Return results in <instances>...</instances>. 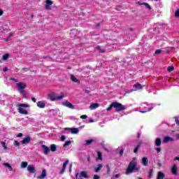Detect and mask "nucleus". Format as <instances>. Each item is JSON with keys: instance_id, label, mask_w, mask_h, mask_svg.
<instances>
[{"instance_id": "nucleus-1", "label": "nucleus", "mask_w": 179, "mask_h": 179, "mask_svg": "<svg viewBox=\"0 0 179 179\" xmlns=\"http://www.w3.org/2000/svg\"><path fill=\"white\" fill-rule=\"evenodd\" d=\"M17 111L18 113H20V114H24V115H27V114H29V112L27 111V110H26V108H29L30 107V106H29L28 104L17 103Z\"/></svg>"}, {"instance_id": "nucleus-2", "label": "nucleus", "mask_w": 179, "mask_h": 179, "mask_svg": "<svg viewBox=\"0 0 179 179\" xmlns=\"http://www.w3.org/2000/svg\"><path fill=\"white\" fill-rule=\"evenodd\" d=\"M138 171V168L136 167V161H135L134 159L129 163V166L126 171V174H131V173H134V171Z\"/></svg>"}, {"instance_id": "nucleus-3", "label": "nucleus", "mask_w": 179, "mask_h": 179, "mask_svg": "<svg viewBox=\"0 0 179 179\" xmlns=\"http://www.w3.org/2000/svg\"><path fill=\"white\" fill-rule=\"evenodd\" d=\"M48 97H49L51 101H56L57 100H62L65 97V95H64V92H62V95L60 96H57V93L55 92H50L48 94Z\"/></svg>"}, {"instance_id": "nucleus-4", "label": "nucleus", "mask_w": 179, "mask_h": 179, "mask_svg": "<svg viewBox=\"0 0 179 179\" xmlns=\"http://www.w3.org/2000/svg\"><path fill=\"white\" fill-rule=\"evenodd\" d=\"M26 83H17V88L18 92L23 94V96H26V92H24V89H26Z\"/></svg>"}, {"instance_id": "nucleus-5", "label": "nucleus", "mask_w": 179, "mask_h": 179, "mask_svg": "<svg viewBox=\"0 0 179 179\" xmlns=\"http://www.w3.org/2000/svg\"><path fill=\"white\" fill-rule=\"evenodd\" d=\"M113 108L115 109L117 113H120V111H122L125 110V106L120 103L118 102H113Z\"/></svg>"}, {"instance_id": "nucleus-6", "label": "nucleus", "mask_w": 179, "mask_h": 179, "mask_svg": "<svg viewBox=\"0 0 179 179\" xmlns=\"http://www.w3.org/2000/svg\"><path fill=\"white\" fill-rule=\"evenodd\" d=\"M145 104H146V103H143V106L144 107V108H145V110H139L140 113H148V111H152V110H153V108L156 107V105H155L153 103L147 104V107L145 106Z\"/></svg>"}, {"instance_id": "nucleus-7", "label": "nucleus", "mask_w": 179, "mask_h": 179, "mask_svg": "<svg viewBox=\"0 0 179 179\" xmlns=\"http://www.w3.org/2000/svg\"><path fill=\"white\" fill-rule=\"evenodd\" d=\"M133 87L134 88V90L131 91H127L126 92V93L129 94L132 92H137V90H141V89L143 87V85L137 83L133 85Z\"/></svg>"}, {"instance_id": "nucleus-8", "label": "nucleus", "mask_w": 179, "mask_h": 179, "mask_svg": "<svg viewBox=\"0 0 179 179\" xmlns=\"http://www.w3.org/2000/svg\"><path fill=\"white\" fill-rule=\"evenodd\" d=\"M30 141H31V137L27 136L22 141H21V143L22 145H27L30 143Z\"/></svg>"}, {"instance_id": "nucleus-9", "label": "nucleus", "mask_w": 179, "mask_h": 179, "mask_svg": "<svg viewBox=\"0 0 179 179\" xmlns=\"http://www.w3.org/2000/svg\"><path fill=\"white\" fill-rule=\"evenodd\" d=\"M171 173L173 176H177L178 174V167L177 165H173L171 168Z\"/></svg>"}, {"instance_id": "nucleus-10", "label": "nucleus", "mask_w": 179, "mask_h": 179, "mask_svg": "<svg viewBox=\"0 0 179 179\" xmlns=\"http://www.w3.org/2000/svg\"><path fill=\"white\" fill-rule=\"evenodd\" d=\"M62 105L64 106V107H68V108H71V109L75 108V106H73L72 103H71V102L68 101L62 102Z\"/></svg>"}, {"instance_id": "nucleus-11", "label": "nucleus", "mask_w": 179, "mask_h": 179, "mask_svg": "<svg viewBox=\"0 0 179 179\" xmlns=\"http://www.w3.org/2000/svg\"><path fill=\"white\" fill-rule=\"evenodd\" d=\"M27 171L30 173V174H34L36 172V168L33 165H29L27 168Z\"/></svg>"}, {"instance_id": "nucleus-12", "label": "nucleus", "mask_w": 179, "mask_h": 179, "mask_svg": "<svg viewBox=\"0 0 179 179\" xmlns=\"http://www.w3.org/2000/svg\"><path fill=\"white\" fill-rule=\"evenodd\" d=\"M3 166L8 169V171H15V169L13 167H12V165L9 163H3Z\"/></svg>"}, {"instance_id": "nucleus-13", "label": "nucleus", "mask_w": 179, "mask_h": 179, "mask_svg": "<svg viewBox=\"0 0 179 179\" xmlns=\"http://www.w3.org/2000/svg\"><path fill=\"white\" fill-rule=\"evenodd\" d=\"M66 131H70L71 134H79V129L78 128H66Z\"/></svg>"}, {"instance_id": "nucleus-14", "label": "nucleus", "mask_w": 179, "mask_h": 179, "mask_svg": "<svg viewBox=\"0 0 179 179\" xmlns=\"http://www.w3.org/2000/svg\"><path fill=\"white\" fill-rule=\"evenodd\" d=\"M149 163V159H148V157H144L141 159V164H143V166H148Z\"/></svg>"}, {"instance_id": "nucleus-15", "label": "nucleus", "mask_w": 179, "mask_h": 179, "mask_svg": "<svg viewBox=\"0 0 179 179\" xmlns=\"http://www.w3.org/2000/svg\"><path fill=\"white\" fill-rule=\"evenodd\" d=\"M69 163V159H66L64 163H63V168L60 171V174H63L64 171H65L66 169V165Z\"/></svg>"}, {"instance_id": "nucleus-16", "label": "nucleus", "mask_w": 179, "mask_h": 179, "mask_svg": "<svg viewBox=\"0 0 179 179\" xmlns=\"http://www.w3.org/2000/svg\"><path fill=\"white\" fill-rule=\"evenodd\" d=\"M42 149H43L44 155H48L50 153V148L45 145H42Z\"/></svg>"}, {"instance_id": "nucleus-17", "label": "nucleus", "mask_w": 179, "mask_h": 179, "mask_svg": "<svg viewBox=\"0 0 179 179\" xmlns=\"http://www.w3.org/2000/svg\"><path fill=\"white\" fill-rule=\"evenodd\" d=\"M51 5H52V1H46V4L45 5V8L47 10H50L51 9Z\"/></svg>"}, {"instance_id": "nucleus-18", "label": "nucleus", "mask_w": 179, "mask_h": 179, "mask_svg": "<svg viewBox=\"0 0 179 179\" xmlns=\"http://www.w3.org/2000/svg\"><path fill=\"white\" fill-rule=\"evenodd\" d=\"M45 177H47V172H46L45 169H43L41 175L38 176L37 178L38 179H44Z\"/></svg>"}, {"instance_id": "nucleus-19", "label": "nucleus", "mask_w": 179, "mask_h": 179, "mask_svg": "<svg viewBox=\"0 0 179 179\" xmlns=\"http://www.w3.org/2000/svg\"><path fill=\"white\" fill-rule=\"evenodd\" d=\"M37 106L39 108H45V103H44L43 101H38L37 103Z\"/></svg>"}, {"instance_id": "nucleus-20", "label": "nucleus", "mask_w": 179, "mask_h": 179, "mask_svg": "<svg viewBox=\"0 0 179 179\" xmlns=\"http://www.w3.org/2000/svg\"><path fill=\"white\" fill-rule=\"evenodd\" d=\"M99 103H92L90 106V110H96V108H99Z\"/></svg>"}, {"instance_id": "nucleus-21", "label": "nucleus", "mask_w": 179, "mask_h": 179, "mask_svg": "<svg viewBox=\"0 0 179 179\" xmlns=\"http://www.w3.org/2000/svg\"><path fill=\"white\" fill-rule=\"evenodd\" d=\"M101 169H103V164H98L97 167L94 168L95 173H99V171H101Z\"/></svg>"}, {"instance_id": "nucleus-22", "label": "nucleus", "mask_w": 179, "mask_h": 179, "mask_svg": "<svg viewBox=\"0 0 179 179\" xmlns=\"http://www.w3.org/2000/svg\"><path fill=\"white\" fill-rule=\"evenodd\" d=\"M80 177H83V178H89V176H87V172L83 171L80 172Z\"/></svg>"}, {"instance_id": "nucleus-23", "label": "nucleus", "mask_w": 179, "mask_h": 179, "mask_svg": "<svg viewBox=\"0 0 179 179\" xmlns=\"http://www.w3.org/2000/svg\"><path fill=\"white\" fill-rule=\"evenodd\" d=\"M163 178H164V173L162 171H159L157 179H163Z\"/></svg>"}, {"instance_id": "nucleus-24", "label": "nucleus", "mask_w": 179, "mask_h": 179, "mask_svg": "<svg viewBox=\"0 0 179 179\" xmlns=\"http://www.w3.org/2000/svg\"><path fill=\"white\" fill-rule=\"evenodd\" d=\"M173 141V138H171V137L165 136V137L164 138V143H167V142H170V141Z\"/></svg>"}, {"instance_id": "nucleus-25", "label": "nucleus", "mask_w": 179, "mask_h": 179, "mask_svg": "<svg viewBox=\"0 0 179 179\" xmlns=\"http://www.w3.org/2000/svg\"><path fill=\"white\" fill-rule=\"evenodd\" d=\"M142 145V141H141L138 145L137 146L134 148V153H137L138 152V150H139V148H141V146Z\"/></svg>"}, {"instance_id": "nucleus-26", "label": "nucleus", "mask_w": 179, "mask_h": 179, "mask_svg": "<svg viewBox=\"0 0 179 179\" xmlns=\"http://www.w3.org/2000/svg\"><path fill=\"white\" fill-rule=\"evenodd\" d=\"M71 79L73 82H74L75 83H79V80H78V78H76V77H75V76L71 75Z\"/></svg>"}, {"instance_id": "nucleus-27", "label": "nucleus", "mask_w": 179, "mask_h": 179, "mask_svg": "<svg viewBox=\"0 0 179 179\" xmlns=\"http://www.w3.org/2000/svg\"><path fill=\"white\" fill-rule=\"evenodd\" d=\"M50 150H51V152H57V145L52 144L50 145Z\"/></svg>"}, {"instance_id": "nucleus-28", "label": "nucleus", "mask_w": 179, "mask_h": 179, "mask_svg": "<svg viewBox=\"0 0 179 179\" xmlns=\"http://www.w3.org/2000/svg\"><path fill=\"white\" fill-rule=\"evenodd\" d=\"M155 145L156 146H160V145H162V140L159 138L155 140Z\"/></svg>"}, {"instance_id": "nucleus-29", "label": "nucleus", "mask_w": 179, "mask_h": 179, "mask_svg": "<svg viewBox=\"0 0 179 179\" xmlns=\"http://www.w3.org/2000/svg\"><path fill=\"white\" fill-rule=\"evenodd\" d=\"M138 5H144V6H145V8H148V9H150V6H149L147 3H141V1H138Z\"/></svg>"}, {"instance_id": "nucleus-30", "label": "nucleus", "mask_w": 179, "mask_h": 179, "mask_svg": "<svg viewBox=\"0 0 179 179\" xmlns=\"http://www.w3.org/2000/svg\"><path fill=\"white\" fill-rule=\"evenodd\" d=\"M28 164H29L27 163V162H21V169H26V167H27Z\"/></svg>"}, {"instance_id": "nucleus-31", "label": "nucleus", "mask_w": 179, "mask_h": 179, "mask_svg": "<svg viewBox=\"0 0 179 179\" xmlns=\"http://www.w3.org/2000/svg\"><path fill=\"white\" fill-rule=\"evenodd\" d=\"M97 155H98V160H103V155L100 151H97Z\"/></svg>"}, {"instance_id": "nucleus-32", "label": "nucleus", "mask_w": 179, "mask_h": 179, "mask_svg": "<svg viewBox=\"0 0 179 179\" xmlns=\"http://www.w3.org/2000/svg\"><path fill=\"white\" fill-rule=\"evenodd\" d=\"M2 148H3L4 150H8L9 148L6 146V143L3 141H1Z\"/></svg>"}, {"instance_id": "nucleus-33", "label": "nucleus", "mask_w": 179, "mask_h": 179, "mask_svg": "<svg viewBox=\"0 0 179 179\" xmlns=\"http://www.w3.org/2000/svg\"><path fill=\"white\" fill-rule=\"evenodd\" d=\"M71 143H72L71 141H67L65 142V143L64 144V148H68V146H69V145H71Z\"/></svg>"}, {"instance_id": "nucleus-34", "label": "nucleus", "mask_w": 179, "mask_h": 179, "mask_svg": "<svg viewBox=\"0 0 179 179\" xmlns=\"http://www.w3.org/2000/svg\"><path fill=\"white\" fill-rule=\"evenodd\" d=\"M120 177H121V174L117 173V174H115V175H113V176H112V179L120 178Z\"/></svg>"}, {"instance_id": "nucleus-35", "label": "nucleus", "mask_w": 179, "mask_h": 179, "mask_svg": "<svg viewBox=\"0 0 179 179\" xmlns=\"http://www.w3.org/2000/svg\"><path fill=\"white\" fill-rule=\"evenodd\" d=\"M13 37V34H10L9 36L7 38H5L4 40L6 41H9L10 40V38Z\"/></svg>"}, {"instance_id": "nucleus-36", "label": "nucleus", "mask_w": 179, "mask_h": 179, "mask_svg": "<svg viewBox=\"0 0 179 179\" xmlns=\"http://www.w3.org/2000/svg\"><path fill=\"white\" fill-rule=\"evenodd\" d=\"M8 58H9V54H5L3 56L2 59H3V61H6V59H8Z\"/></svg>"}, {"instance_id": "nucleus-37", "label": "nucleus", "mask_w": 179, "mask_h": 179, "mask_svg": "<svg viewBox=\"0 0 179 179\" xmlns=\"http://www.w3.org/2000/svg\"><path fill=\"white\" fill-rule=\"evenodd\" d=\"M91 143H93V140H87L85 141V145H91Z\"/></svg>"}, {"instance_id": "nucleus-38", "label": "nucleus", "mask_w": 179, "mask_h": 179, "mask_svg": "<svg viewBox=\"0 0 179 179\" xmlns=\"http://www.w3.org/2000/svg\"><path fill=\"white\" fill-rule=\"evenodd\" d=\"M171 71H174V67L173 66L168 67V72H171Z\"/></svg>"}, {"instance_id": "nucleus-39", "label": "nucleus", "mask_w": 179, "mask_h": 179, "mask_svg": "<svg viewBox=\"0 0 179 179\" xmlns=\"http://www.w3.org/2000/svg\"><path fill=\"white\" fill-rule=\"evenodd\" d=\"M114 107L113 103L110 105V106L106 109V111H111V109Z\"/></svg>"}, {"instance_id": "nucleus-40", "label": "nucleus", "mask_w": 179, "mask_h": 179, "mask_svg": "<svg viewBox=\"0 0 179 179\" xmlns=\"http://www.w3.org/2000/svg\"><path fill=\"white\" fill-rule=\"evenodd\" d=\"M96 50H98L100 52H104V50H101V47L97 46Z\"/></svg>"}, {"instance_id": "nucleus-41", "label": "nucleus", "mask_w": 179, "mask_h": 179, "mask_svg": "<svg viewBox=\"0 0 179 179\" xmlns=\"http://www.w3.org/2000/svg\"><path fill=\"white\" fill-rule=\"evenodd\" d=\"M13 144L17 148L20 145V143H19L17 141H14Z\"/></svg>"}, {"instance_id": "nucleus-42", "label": "nucleus", "mask_w": 179, "mask_h": 179, "mask_svg": "<svg viewBox=\"0 0 179 179\" xmlns=\"http://www.w3.org/2000/svg\"><path fill=\"white\" fill-rule=\"evenodd\" d=\"M175 16H176V17H179V9H178V10L175 12Z\"/></svg>"}, {"instance_id": "nucleus-43", "label": "nucleus", "mask_w": 179, "mask_h": 179, "mask_svg": "<svg viewBox=\"0 0 179 179\" xmlns=\"http://www.w3.org/2000/svg\"><path fill=\"white\" fill-rule=\"evenodd\" d=\"M162 52V50L158 49L155 51V54L156 55H159V54H160Z\"/></svg>"}, {"instance_id": "nucleus-44", "label": "nucleus", "mask_w": 179, "mask_h": 179, "mask_svg": "<svg viewBox=\"0 0 179 179\" xmlns=\"http://www.w3.org/2000/svg\"><path fill=\"white\" fill-rule=\"evenodd\" d=\"M76 179H83V178H82V176H80V175L79 176V173H77L76 174Z\"/></svg>"}, {"instance_id": "nucleus-45", "label": "nucleus", "mask_w": 179, "mask_h": 179, "mask_svg": "<svg viewBox=\"0 0 179 179\" xmlns=\"http://www.w3.org/2000/svg\"><path fill=\"white\" fill-rule=\"evenodd\" d=\"M81 120H86L87 118V115H83L80 116Z\"/></svg>"}, {"instance_id": "nucleus-46", "label": "nucleus", "mask_w": 179, "mask_h": 179, "mask_svg": "<svg viewBox=\"0 0 179 179\" xmlns=\"http://www.w3.org/2000/svg\"><path fill=\"white\" fill-rule=\"evenodd\" d=\"M155 150H157V153H160L162 152V148H155Z\"/></svg>"}, {"instance_id": "nucleus-47", "label": "nucleus", "mask_w": 179, "mask_h": 179, "mask_svg": "<svg viewBox=\"0 0 179 179\" xmlns=\"http://www.w3.org/2000/svg\"><path fill=\"white\" fill-rule=\"evenodd\" d=\"M23 136V134L22 133H19L17 135V138H22Z\"/></svg>"}, {"instance_id": "nucleus-48", "label": "nucleus", "mask_w": 179, "mask_h": 179, "mask_svg": "<svg viewBox=\"0 0 179 179\" xmlns=\"http://www.w3.org/2000/svg\"><path fill=\"white\" fill-rule=\"evenodd\" d=\"M65 139H66V137L65 136H61V141H65Z\"/></svg>"}, {"instance_id": "nucleus-49", "label": "nucleus", "mask_w": 179, "mask_h": 179, "mask_svg": "<svg viewBox=\"0 0 179 179\" xmlns=\"http://www.w3.org/2000/svg\"><path fill=\"white\" fill-rule=\"evenodd\" d=\"M69 171V173H72V164H70Z\"/></svg>"}, {"instance_id": "nucleus-50", "label": "nucleus", "mask_w": 179, "mask_h": 179, "mask_svg": "<svg viewBox=\"0 0 179 179\" xmlns=\"http://www.w3.org/2000/svg\"><path fill=\"white\" fill-rule=\"evenodd\" d=\"M122 155H124V150H121L120 151V156H122Z\"/></svg>"}, {"instance_id": "nucleus-51", "label": "nucleus", "mask_w": 179, "mask_h": 179, "mask_svg": "<svg viewBox=\"0 0 179 179\" xmlns=\"http://www.w3.org/2000/svg\"><path fill=\"white\" fill-rule=\"evenodd\" d=\"M150 177H152V174L153 173V169L150 170Z\"/></svg>"}, {"instance_id": "nucleus-52", "label": "nucleus", "mask_w": 179, "mask_h": 179, "mask_svg": "<svg viewBox=\"0 0 179 179\" xmlns=\"http://www.w3.org/2000/svg\"><path fill=\"white\" fill-rule=\"evenodd\" d=\"M99 178H100V177H99V176H97V175L94 176V179H99Z\"/></svg>"}, {"instance_id": "nucleus-53", "label": "nucleus", "mask_w": 179, "mask_h": 179, "mask_svg": "<svg viewBox=\"0 0 179 179\" xmlns=\"http://www.w3.org/2000/svg\"><path fill=\"white\" fill-rule=\"evenodd\" d=\"M31 100L34 101V103H36V101H37V100L34 97H32Z\"/></svg>"}, {"instance_id": "nucleus-54", "label": "nucleus", "mask_w": 179, "mask_h": 179, "mask_svg": "<svg viewBox=\"0 0 179 179\" xmlns=\"http://www.w3.org/2000/svg\"><path fill=\"white\" fill-rule=\"evenodd\" d=\"M3 71L4 72H7V71H8V68H7V67L3 68Z\"/></svg>"}, {"instance_id": "nucleus-55", "label": "nucleus", "mask_w": 179, "mask_h": 179, "mask_svg": "<svg viewBox=\"0 0 179 179\" xmlns=\"http://www.w3.org/2000/svg\"><path fill=\"white\" fill-rule=\"evenodd\" d=\"M3 15V10H0V16H2Z\"/></svg>"}, {"instance_id": "nucleus-56", "label": "nucleus", "mask_w": 179, "mask_h": 179, "mask_svg": "<svg viewBox=\"0 0 179 179\" xmlns=\"http://www.w3.org/2000/svg\"><path fill=\"white\" fill-rule=\"evenodd\" d=\"M137 138H141V133L138 132V133L137 134Z\"/></svg>"}, {"instance_id": "nucleus-57", "label": "nucleus", "mask_w": 179, "mask_h": 179, "mask_svg": "<svg viewBox=\"0 0 179 179\" xmlns=\"http://www.w3.org/2000/svg\"><path fill=\"white\" fill-rule=\"evenodd\" d=\"M11 80H14V82H17V80H16V78H11Z\"/></svg>"}, {"instance_id": "nucleus-58", "label": "nucleus", "mask_w": 179, "mask_h": 179, "mask_svg": "<svg viewBox=\"0 0 179 179\" xmlns=\"http://www.w3.org/2000/svg\"><path fill=\"white\" fill-rule=\"evenodd\" d=\"M158 166H159V167H162V163L158 162Z\"/></svg>"}, {"instance_id": "nucleus-59", "label": "nucleus", "mask_w": 179, "mask_h": 179, "mask_svg": "<svg viewBox=\"0 0 179 179\" xmlns=\"http://www.w3.org/2000/svg\"><path fill=\"white\" fill-rule=\"evenodd\" d=\"M87 160L88 162H90V156H88Z\"/></svg>"}, {"instance_id": "nucleus-60", "label": "nucleus", "mask_w": 179, "mask_h": 179, "mask_svg": "<svg viewBox=\"0 0 179 179\" xmlns=\"http://www.w3.org/2000/svg\"><path fill=\"white\" fill-rule=\"evenodd\" d=\"M106 167L108 169V170H110V166H108V165H107Z\"/></svg>"}, {"instance_id": "nucleus-61", "label": "nucleus", "mask_w": 179, "mask_h": 179, "mask_svg": "<svg viewBox=\"0 0 179 179\" xmlns=\"http://www.w3.org/2000/svg\"><path fill=\"white\" fill-rule=\"evenodd\" d=\"M90 122H93V120H90Z\"/></svg>"}, {"instance_id": "nucleus-62", "label": "nucleus", "mask_w": 179, "mask_h": 179, "mask_svg": "<svg viewBox=\"0 0 179 179\" xmlns=\"http://www.w3.org/2000/svg\"><path fill=\"white\" fill-rule=\"evenodd\" d=\"M1 160H2V159H1V157H0V162H1Z\"/></svg>"}, {"instance_id": "nucleus-63", "label": "nucleus", "mask_w": 179, "mask_h": 179, "mask_svg": "<svg viewBox=\"0 0 179 179\" xmlns=\"http://www.w3.org/2000/svg\"><path fill=\"white\" fill-rule=\"evenodd\" d=\"M172 50L174 49V48H171Z\"/></svg>"}, {"instance_id": "nucleus-64", "label": "nucleus", "mask_w": 179, "mask_h": 179, "mask_svg": "<svg viewBox=\"0 0 179 179\" xmlns=\"http://www.w3.org/2000/svg\"><path fill=\"white\" fill-rule=\"evenodd\" d=\"M46 1H50V0H46Z\"/></svg>"}]
</instances>
